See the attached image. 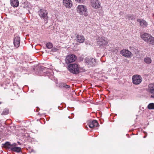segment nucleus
<instances>
[{"label": "nucleus", "mask_w": 154, "mask_h": 154, "mask_svg": "<svg viewBox=\"0 0 154 154\" xmlns=\"http://www.w3.org/2000/svg\"><path fill=\"white\" fill-rule=\"evenodd\" d=\"M79 68V66L76 63L70 64L68 66V69L69 72L75 74L80 72Z\"/></svg>", "instance_id": "1"}, {"label": "nucleus", "mask_w": 154, "mask_h": 154, "mask_svg": "<svg viewBox=\"0 0 154 154\" xmlns=\"http://www.w3.org/2000/svg\"><path fill=\"white\" fill-rule=\"evenodd\" d=\"M77 12L80 15H83L85 16H88L87 8L84 5H79L77 8Z\"/></svg>", "instance_id": "2"}, {"label": "nucleus", "mask_w": 154, "mask_h": 154, "mask_svg": "<svg viewBox=\"0 0 154 154\" xmlns=\"http://www.w3.org/2000/svg\"><path fill=\"white\" fill-rule=\"evenodd\" d=\"M38 14L41 19L44 20L45 23H47L48 18L47 11L44 8L40 9L38 11Z\"/></svg>", "instance_id": "3"}, {"label": "nucleus", "mask_w": 154, "mask_h": 154, "mask_svg": "<svg viewBox=\"0 0 154 154\" xmlns=\"http://www.w3.org/2000/svg\"><path fill=\"white\" fill-rule=\"evenodd\" d=\"M142 39L145 41L152 45H154V38L150 35L147 33H145L142 36Z\"/></svg>", "instance_id": "4"}, {"label": "nucleus", "mask_w": 154, "mask_h": 154, "mask_svg": "<svg viewBox=\"0 0 154 154\" xmlns=\"http://www.w3.org/2000/svg\"><path fill=\"white\" fill-rule=\"evenodd\" d=\"M132 80L133 84L137 85L140 84L141 82L142 79L140 75H135L133 76Z\"/></svg>", "instance_id": "5"}, {"label": "nucleus", "mask_w": 154, "mask_h": 154, "mask_svg": "<svg viewBox=\"0 0 154 154\" xmlns=\"http://www.w3.org/2000/svg\"><path fill=\"white\" fill-rule=\"evenodd\" d=\"M76 59V57L75 55H69L67 56L65 59V61L66 63H69L74 62Z\"/></svg>", "instance_id": "6"}, {"label": "nucleus", "mask_w": 154, "mask_h": 154, "mask_svg": "<svg viewBox=\"0 0 154 154\" xmlns=\"http://www.w3.org/2000/svg\"><path fill=\"white\" fill-rule=\"evenodd\" d=\"M85 62L91 66H94L96 63L95 60L94 59L91 57H86L85 59Z\"/></svg>", "instance_id": "7"}, {"label": "nucleus", "mask_w": 154, "mask_h": 154, "mask_svg": "<svg viewBox=\"0 0 154 154\" xmlns=\"http://www.w3.org/2000/svg\"><path fill=\"white\" fill-rule=\"evenodd\" d=\"M97 43L100 46H103L107 45L108 43L106 38L103 37L99 39V40L97 42Z\"/></svg>", "instance_id": "8"}, {"label": "nucleus", "mask_w": 154, "mask_h": 154, "mask_svg": "<svg viewBox=\"0 0 154 154\" xmlns=\"http://www.w3.org/2000/svg\"><path fill=\"white\" fill-rule=\"evenodd\" d=\"M87 123L89 127L91 128H93L95 126L97 127L98 125H99V124L97 121L95 120H93V121L88 120V121Z\"/></svg>", "instance_id": "9"}, {"label": "nucleus", "mask_w": 154, "mask_h": 154, "mask_svg": "<svg viewBox=\"0 0 154 154\" xmlns=\"http://www.w3.org/2000/svg\"><path fill=\"white\" fill-rule=\"evenodd\" d=\"M120 53L122 56L125 57H131V52L127 50H122L120 52Z\"/></svg>", "instance_id": "10"}, {"label": "nucleus", "mask_w": 154, "mask_h": 154, "mask_svg": "<svg viewBox=\"0 0 154 154\" xmlns=\"http://www.w3.org/2000/svg\"><path fill=\"white\" fill-rule=\"evenodd\" d=\"M20 37L17 36H14V46L18 48L20 46Z\"/></svg>", "instance_id": "11"}, {"label": "nucleus", "mask_w": 154, "mask_h": 154, "mask_svg": "<svg viewBox=\"0 0 154 154\" xmlns=\"http://www.w3.org/2000/svg\"><path fill=\"white\" fill-rule=\"evenodd\" d=\"M76 40L79 43H83L85 40L84 36L81 34H77L76 35Z\"/></svg>", "instance_id": "12"}, {"label": "nucleus", "mask_w": 154, "mask_h": 154, "mask_svg": "<svg viewBox=\"0 0 154 154\" xmlns=\"http://www.w3.org/2000/svg\"><path fill=\"white\" fill-rule=\"evenodd\" d=\"M63 3L65 6L68 8H71L72 5L71 0H63Z\"/></svg>", "instance_id": "13"}, {"label": "nucleus", "mask_w": 154, "mask_h": 154, "mask_svg": "<svg viewBox=\"0 0 154 154\" xmlns=\"http://www.w3.org/2000/svg\"><path fill=\"white\" fill-rule=\"evenodd\" d=\"M137 21L140 23V25L142 26H146L147 25V23L145 20H141L140 19H138L137 20Z\"/></svg>", "instance_id": "14"}, {"label": "nucleus", "mask_w": 154, "mask_h": 154, "mask_svg": "<svg viewBox=\"0 0 154 154\" xmlns=\"http://www.w3.org/2000/svg\"><path fill=\"white\" fill-rule=\"evenodd\" d=\"M11 4L12 6L17 7L19 5L18 1V0H11Z\"/></svg>", "instance_id": "15"}, {"label": "nucleus", "mask_w": 154, "mask_h": 154, "mask_svg": "<svg viewBox=\"0 0 154 154\" xmlns=\"http://www.w3.org/2000/svg\"><path fill=\"white\" fill-rule=\"evenodd\" d=\"M144 62L147 64H149L152 62V60L150 57H146L144 59Z\"/></svg>", "instance_id": "16"}, {"label": "nucleus", "mask_w": 154, "mask_h": 154, "mask_svg": "<svg viewBox=\"0 0 154 154\" xmlns=\"http://www.w3.org/2000/svg\"><path fill=\"white\" fill-rule=\"evenodd\" d=\"M149 91L151 93H154V83L149 85Z\"/></svg>", "instance_id": "17"}, {"label": "nucleus", "mask_w": 154, "mask_h": 154, "mask_svg": "<svg viewBox=\"0 0 154 154\" xmlns=\"http://www.w3.org/2000/svg\"><path fill=\"white\" fill-rule=\"evenodd\" d=\"M11 150L17 152H20L21 148L19 147H13L11 148Z\"/></svg>", "instance_id": "18"}, {"label": "nucleus", "mask_w": 154, "mask_h": 154, "mask_svg": "<svg viewBox=\"0 0 154 154\" xmlns=\"http://www.w3.org/2000/svg\"><path fill=\"white\" fill-rule=\"evenodd\" d=\"M100 5V2L98 0H97L93 5V7L95 8H98Z\"/></svg>", "instance_id": "19"}, {"label": "nucleus", "mask_w": 154, "mask_h": 154, "mask_svg": "<svg viewBox=\"0 0 154 154\" xmlns=\"http://www.w3.org/2000/svg\"><path fill=\"white\" fill-rule=\"evenodd\" d=\"M126 19H128L129 20H133L135 19L134 17L131 14H128L126 16Z\"/></svg>", "instance_id": "20"}, {"label": "nucleus", "mask_w": 154, "mask_h": 154, "mask_svg": "<svg viewBox=\"0 0 154 154\" xmlns=\"http://www.w3.org/2000/svg\"><path fill=\"white\" fill-rule=\"evenodd\" d=\"M147 108L149 109H154V103H151L148 105Z\"/></svg>", "instance_id": "21"}, {"label": "nucleus", "mask_w": 154, "mask_h": 154, "mask_svg": "<svg viewBox=\"0 0 154 154\" xmlns=\"http://www.w3.org/2000/svg\"><path fill=\"white\" fill-rule=\"evenodd\" d=\"M53 45L50 42L47 43L46 45V47L48 49H51L52 48Z\"/></svg>", "instance_id": "22"}, {"label": "nucleus", "mask_w": 154, "mask_h": 154, "mask_svg": "<svg viewBox=\"0 0 154 154\" xmlns=\"http://www.w3.org/2000/svg\"><path fill=\"white\" fill-rule=\"evenodd\" d=\"M4 146L8 148H11V146H12V145L10 144V142H7L5 143Z\"/></svg>", "instance_id": "23"}, {"label": "nucleus", "mask_w": 154, "mask_h": 154, "mask_svg": "<svg viewBox=\"0 0 154 154\" xmlns=\"http://www.w3.org/2000/svg\"><path fill=\"white\" fill-rule=\"evenodd\" d=\"M9 113V110L7 109H5L3 111L2 113V115H6L8 114Z\"/></svg>", "instance_id": "24"}, {"label": "nucleus", "mask_w": 154, "mask_h": 154, "mask_svg": "<svg viewBox=\"0 0 154 154\" xmlns=\"http://www.w3.org/2000/svg\"><path fill=\"white\" fill-rule=\"evenodd\" d=\"M63 87L65 88L66 89H68L70 88V86L66 85V84H63L61 85Z\"/></svg>", "instance_id": "25"}, {"label": "nucleus", "mask_w": 154, "mask_h": 154, "mask_svg": "<svg viewBox=\"0 0 154 154\" xmlns=\"http://www.w3.org/2000/svg\"><path fill=\"white\" fill-rule=\"evenodd\" d=\"M24 68L22 66L18 68V70L19 71H21V70H24Z\"/></svg>", "instance_id": "26"}, {"label": "nucleus", "mask_w": 154, "mask_h": 154, "mask_svg": "<svg viewBox=\"0 0 154 154\" xmlns=\"http://www.w3.org/2000/svg\"><path fill=\"white\" fill-rule=\"evenodd\" d=\"M75 1L79 3H83L85 1V0H75Z\"/></svg>", "instance_id": "27"}, {"label": "nucleus", "mask_w": 154, "mask_h": 154, "mask_svg": "<svg viewBox=\"0 0 154 154\" xmlns=\"http://www.w3.org/2000/svg\"><path fill=\"white\" fill-rule=\"evenodd\" d=\"M97 0H91V2L92 3V6H93V5L95 3V2Z\"/></svg>", "instance_id": "28"}, {"label": "nucleus", "mask_w": 154, "mask_h": 154, "mask_svg": "<svg viewBox=\"0 0 154 154\" xmlns=\"http://www.w3.org/2000/svg\"><path fill=\"white\" fill-rule=\"evenodd\" d=\"M153 93L154 94V93ZM150 97L154 98V94H153L152 95H151Z\"/></svg>", "instance_id": "29"}, {"label": "nucleus", "mask_w": 154, "mask_h": 154, "mask_svg": "<svg viewBox=\"0 0 154 154\" xmlns=\"http://www.w3.org/2000/svg\"><path fill=\"white\" fill-rule=\"evenodd\" d=\"M54 51H56V50H57V49L55 48L54 49Z\"/></svg>", "instance_id": "30"}, {"label": "nucleus", "mask_w": 154, "mask_h": 154, "mask_svg": "<svg viewBox=\"0 0 154 154\" xmlns=\"http://www.w3.org/2000/svg\"><path fill=\"white\" fill-rule=\"evenodd\" d=\"M146 137V136H144L143 137H144V138H145V137Z\"/></svg>", "instance_id": "31"}, {"label": "nucleus", "mask_w": 154, "mask_h": 154, "mask_svg": "<svg viewBox=\"0 0 154 154\" xmlns=\"http://www.w3.org/2000/svg\"><path fill=\"white\" fill-rule=\"evenodd\" d=\"M18 143L19 144L20 143V142H18Z\"/></svg>", "instance_id": "32"}]
</instances>
